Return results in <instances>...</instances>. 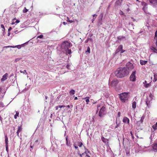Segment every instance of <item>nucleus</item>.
Wrapping results in <instances>:
<instances>
[{
  "label": "nucleus",
  "instance_id": "f257e3e1",
  "mask_svg": "<svg viewBox=\"0 0 157 157\" xmlns=\"http://www.w3.org/2000/svg\"><path fill=\"white\" fill-rule=\"evenodd\" d=\"M129 71L125 67H120L117 69L114 72L115 75L117 78H122L127 75Z\"/></svg>",
  "mask_w": 157,
  "mask_h": 157
},
{
  "label": "nucleus",
  "instance_id": "f03ea898",
  "mask_svg": "<svg viewBox=\"0 0 157 157\" xmlns=\"http://www.w3.org/2000/svg\"><path fill=\"white\" fill-rule=\"evenodd\" d=\"M71 45V44L70 43L67 41L63 42L61 46L62 51L66 55L71 54V49H69V48H70Z\"/></svg>",
  "mask_w": 157,
  "mask_h": 157
},
{
  "label": "nucleus",
  "instance_id": "7ed1b4c3",
  "mask_svg": "<svg viewBox=\"0 0 157 157\" xmlns=\"http://www.w3.org/2000/svg\"><path fill=\"white\" fill-rule=\"evenodd\" d=\"M128 93L124 92L122 93L119 95V98L123 102H125L128 100Z\"/></svg>",
  "mask_w": 157,
  "mask_h": 157
},
{
  "label": "nucleus",
  "instance_id": "20e7f679",
  "mask_svg": "<svg viewBox=\"0 0 157 157\" xmlns=\"http://www.w3.org/2000/svg\"><path fill=\"white\" fill-rule=\"evenodd\" d=\"M105 110V107L104 106H102L99 113L98 116L102 118L106 114Z\"/></svg>",
  "mask_w": 157,
  "mask_h": 157
},
{
  "label": "nucleus",
  "instance_id": "39448f33",
  "mask_svg": "<svg viewBox=\"0 0 157 157\" xmlns=\"http://www.w3.org/2000/svg\"><path fill=\"white\" fill-rule=\"evenodd\" d=\"M126 67H125L129 71H131L134 68L133 64L130 62H128L126 65Z\"/></svg>",
  "mask_w": 157,
  "mask_h": 157
},
{
  "label": "nucleus",
  "instance_id": "423d86ee",
  "mask_svg": "<svg viewBox=\"0 0 157 157\" xmlns=\"http://www.w3.org/2000/svg\"><path fill=\"white\" fill-rule=\"evenodd\" d=\"M136 73V70L132 71L131 75L130 77V80L132 82H134L136 81V78L135 74Z\"/></svg>",
  "mask_w": 157,
  "mask_h": 157
},
{
  "label": "nucleus",
  "instance_id": "0eeeda50",
  "mask_svg": "<svg viewBox=\"0 0 157 157\" xmlns=\"http://www.w3.org/2000/svg\"><path fill=\"white\" fill-rule=\"evenodd\" d=\"M24 106H25V109H27L28 112H30V106L29 105V103L28 102H27L25 103V104L23 105Z\"/></svg>",
  "mask_w": 157,
  "mask_h": 157
},
{
  "label": "nucleus",
  "instance_id": "6e6552de",
  "mask_svg": "<svg viewBox=\"0 0 157 157\" xmlns=\"http://www.w3.org/2000/svg\"><path fill=\"white\" fill-rule=\"evenodd\" d=\"M150 2L151 5L153 7L157 5V0H147Z\"/></svg>",
  "mask_w": 157,
  "mask_h": 157
},
{
  "label": "nucleus",
  "instance_id": "1a4fd4ad",
  "mask_svg": "<svg viewBox=\"0 0 157 157\" xmlns=\"http://www.w3.org/2000/svg\"><path fill=\"white\" fill-rule=\"evenodd\" d=\"M119 81L117 79L113 80L111 82L110 86H116L118 83Z\"/></svg>",
  "mask_w": 157,
  "mask_h": 157
},
{
  "label": "nucleus",
  "instance_id": "9d476101",
  "mask_svg": "<svg viewBox=\"0 0 157 157\" xmlns=\"http://www.w3.org/2000/svg\"><path fill=\"white\" fill-rule=\"evenodd\" d=\"M8 74L7 73L5 74L2 77V78L1 79V81L3 82L7 78V77L8 76Z\"/></svg>",
  "mask_w": 157,
  "mask_h": 157
},
{
  "label": "nucleus",
  "instance_id": "9b49d317",
  "mask_svg": "<svg viewBox=\"0 0 157 157\" xmlns=\"http://www.w3.org/2000/svg\"><path fill=\"white\" fill-rule=\"evenodd\" d=\"M123 121L125 123L129 124V119L126 117H124L123 118Z\"/></svg>",
  "mask_w": 157,
  "mask_h": 157
},
{
  "label": "nucleus",
  "instance_id": "f8f14e48",
  "mask_svg": "<svg viewBox=\"0 0 157 157\" xmlns=\"http://www.w3.org/2000/svg\"><path fill=\"white\" fill-rule=\"evenodd\" d=\"M102 17L103 15L101 14L99 17H100V18H99L98 20V25H100L102 24Z\"/></svg>",
  "mask_w": 157,
  "mask_h": 157
},
{
  "label": "nucleus",
  "instance_id": "ddd939ff",
  "mask_svg": "<svg viewBox=\"0 0 157 157\" xmlns=\"http://www.w3.org/2000/svg\"><path fill=\"white\" fill-rule=\"evenodd\" d=\"M145 101L147 106L149 108L150 106V101L148 100L147 98L145 99Z\"/></svg>",
  "mask_w": 157,
  "mask_h": 157
},
{
  "label": "nucleus",
  "instance_id": "4468645a",
  "mask_svg": "<svg viewBox=\"0 0 157 157\" xmlns=\"http://www.w3.org/2000/svg\"><path fill=\"white\" fill-rule=\"evenodd\" d=\"M147 62L148 61L147 60H140V63L142 65H145L147 63Z\"/></svg>",
  "mask_w": 157,
  "mask_h": 157
},
{
  "label": "nucleus",
  "instance_id": "2eb2a0df",
  "mask_svg": "<svg viewBox=\"0 0 157 157\" xmlns=\"http://www.w3.org/2000/svg\"><path fill=\"white\" fill-rule=\"evenodd\" d=\"M122 1L121 0H117L115 3L116 6H120L122 3Z\"/></svg>",
  "mask_w": 157,
  "mask_h": 157
},
{
  "label": "nucleus",
  "instance_id": "dca6fc26",
  "mask_svg": "<svg viewBox=\"0 0 157 157\" xmlns=\"http://www.w3.org/2000/svg\"><path fill=\"white\" fill-rule=\"evenodd\" d=\"M101 140L102 141H103V142L106 143H108V140L107 139L105 138L103 136H102L101 137Z\"/></svg>",
  "mask_w": 157,
  "mask_h": 157
},
{
  "label": "nucleus",
  "instance_id": "f3484780",
  "mask_svg": "<svg viewBox=\"0 0 157 157\" xmlns=\"http://www.w3.org/2000/svg\"><path fill=\"white\" fill-rule=\"evenodd\" d=\"M21 130H22V128H21V126H18V130L17 132V135L18 137H19V133L20 132H21Z\"/></svg>",
  "mask_w": 157,
  "mask_h": 157
},
{
  "label": "nucleus",
  "instance_id": "a211bd4d",
  "mask_svg": "<svg viewBox=\"0 0 157 157\" xmlns=\"http://www.w3.org/2000/svg\"><path fill=\"white\" fill-rule=\"evenodd\" d=\"M154 78L153 80V81L155 82L157 80V74L156 73H154Z\"/></svg>",
  "mask_w": 157,
  "mask_h": 157
},
{
  "label": "nucleus",
  "instance_id": "6ab92c4d",
  "mask_svg": "<svg viewBox=\"0 0 157 157\" xmlns=\"http://www.w3.org/2000/svg\"><path fill=\"white\" fill-rule=\"evenodd\" d=\"M153 148L155 151H157V142L153 144Z\"/></svg>",
  "mask_w": 157,
  "mask_h": 157
},
{
  "label": "nucleus",
  "instance_id": "aec40b11",
  "mask_svg": "<svg viewBox=\"0 0 157 157\" xmlns=\"http://www.w3.org/2000/svg\"><path fill=\"white\" fill-rule=\"evenodd\" d=\"M28 42H29V41L27 42H26L25 43V44L27 43ZM24 44H25V43H24ZM24 44H22L21 45H16V46H13V48H18V49H20L21 48V45H22Z\"/></svg>",
  "mask_w": 157,
  "mask_h": 157
},
{
  "label": "nucleus",
  "instance_id": "412c9836",
  "mask_svg": "<svg viewBox=\"0 0 157 157\" xmlns=\"http://www.w3.org/2000/svg\"><path fill=\"white\" fill-rule=\"evenodd\" d=\"M40 139H38L36 140L34 143V144L35 145L37 146L39 144L40 142Z\"/></svg>",
  "mask_w": 157,
  "mask_h": 157
},
{
  "label": "nucleus",
  "instance_id": "4be33fe9",
  "mask_svg": "<svg viewBox=\"0 0 157 157\" xmlns=\"http://www.w3.org/2000/svg\"><path fill=\"white\" fill-rule=\"evenodd\" d=\"M75 144H76L77 146H78L80 147H81L83 145V144L81 142L78 141Z\"/></svg>",
  "mask_w": 157,
  "mask_h": 157
},
{
  "label": "nucleus",
  "instance_id": "5701e85b",
  "mask_svg": "<svg viewBox=\"0 0 157 157\" xmlns=\"http://www.w3.org/2000/svg\"><path fill=\"white\" fill-rule=\"evenodd\" d=\"M90 47L88 46L87 48V49L86 50L85 52V53L86 55H88V54H90Z\"/></svg>",
  "mask_w": 157,
  "mask_h": 157
},
{
  "label": "nucleus",
  "instance_id": "b1692460",
  "mask_svg": "<svg viewBox=\"0 0 157 157\" xmlns=\"http://www.w3.org/2000/svg\"><path fill=\"white\" fill-rule=\"evenodd\" d=\"M123 48L122 45H120L118 47V48L116 49L119 52H120L121 50Z\"/></svg>",
  "mask_w": 157,
  "mask_h": 157
},
{
  "label": "nucleus",
  "instance_id": "393cba45",
  "mask_svg": "<svg viewBox=\"0 0 157 157\" xmlns=\"http://www.w3.org/2000/svg\"><path fill=\"white\" fill-rule=\"evenodd\" d=\"M151 49L154 52L157 53V50L156 49L155 47H152L151 48Z\"/></svg>",
  "mask_w": 157,
  "mask_h": 157
},
{
  "label": "nucleus",
  "instance_id": "a878e982",
  "mask_svg": "<svg viewBox=\"0 0 157 157\" xmlns=\"http://www.w3.org/2000/svg\"><path fill=\"white\" fill-rule=\"evenodd\" d=\"M136 107V103L135 101H133L132 103V107L134 109H135Z\"/></svg>",
  "mask_w": 157,
  "mask_h": 157
},
{
  "label": "nucleus",
  "instance_id": "bb28decb",
  "mask_svg": "<svg viewBox=\"0 0 157 157\" xmlns=\"http://www.w3.org/2000/svg\"><path fill=\"white\" fill-rule=\"evenodd\" d=\"M8 138L6 136H5V141L6 145L8 144Z\"/></svg>",
  "mask_w": 157,
  "mask_h": 157
},
{
  "label": "nucleus",
  "instance_id": "cd10ccee",
  "mask_svg": "<svg viewBox=\"0 0 157 157\" xmlns=\"http://www.w3.org/2000/svg\"><path fill=\"white\" fill-rule=\"evenodd\" d=\"M69 93L71 95H73L75 93V91L74 90L72 89L70 92Z\"/></svg>",
  "mask_w": 157,
  "mask_h": 157
},
{
  "label": "nucleus",
  "instance_id": "c85d7f7f",
  "mask_svg": "<svg viewBox=\"0 0 157 157\" xmlns=\"http://www.w3.org/2000/svg\"><path fill=\"white\" fill-rule=\"evenodd\" d=\"M154 130H155L157 129V122L155 124H154L152 126Z\"/></svg>",
  "mask_w": 157,
  "mask_h": 157
},
{
  "label": "nucleus",
  "instance_id": "c756f323",
  "mask_svg": "<svg viewBox=\"0 0 157 157\" xmlns=\"http://www.w3.org/2000/svg\"><path fill=\"white\" fill-rule=\"evenodd\" d=\"M116 123L117 124V125L115 127V128H118V127L119 126L120 124V121H119V122L117 121V120H116Z\"/></svg>",
  "mask_w": 157,
  "mask_h": 157
},
{
  "label": "nucleus",
  "instance_id": "7c9ffc66",
  "mask_svg": "<svg viewBox=\"0 0 157 157\" xmlns=\"http://www.w3.org/2000/svg\"><path fill=\"white\" fill-rule=\"evenodd\" d=\"M124 38L125 37L123 36H119L117 37V39L120 40Z\"/></svg>",
  "mask_w": 157,
  "mask_h": 157
},
{
  "label": "nucleus",
  "instance_id": "2f4dec72",
  "mask_svg": "<svg viewBox=\"0 0 157 157\" xmlns=\"http://www.w3.org/2000/svg\"><path fill=\"white\" fill-rule=\"evenodd\" d=\"M93 19L92 20V23H93L94 21V20L95 19V18L97 17V15L95 14H94L93 15Z\"/></svg>",
  "mask_w": 157,
  "mask_h": 157
},
{
  "label": "nucleus",
  "instance_id": "473e14b6",
  "mask_svg": "<svg viewBox=\"0 0 157 157\" xmlns=\"http://www.w3.org/2000/svg\"><path fill=\"white\" fill-rule=\"evenodd\" d=\"M86 99V102L87 104H88V102L89 101V97H86L84 98Z\"/></svg>",
  "mask_w": 157,
  "mask_h": 157
},
{
  "label": "nucleus",
  "instance_id": "72a5a7b5",
  "mask_svg": "<svg viewBox=\"0 0 157 157\" xmlns=\"http://www.w3.org/2000/svg\"><path fill=\"white\" fill-rule=\"evenodd\" d=\"M66 144L67 146H69L70 144V142L68 143V138H67V136L66 137Z\"/></svg>",
  "mask_w": 157,
  "mask_h": 157
},
{
  "label": "nucleus",
  "instance_id": "f704fd0d",
  "mask_svg": "<svg viewBox=\"0 0 157 157\" xmlns=\"http://www.w3.org/2000/svg\"><path fill=\"white\" fill-rule=\"evenodd\" d=\"M90 41L91 42L93 41V39L92 38H88L85 41V43H87L88 41Z\"/></svg>",
  "mask_w": 157,
  "mask_h": 157
},
{
  "label": "nucleus",
  "instance_id": "c9c22d12",
  "mask_svg": "<svg viewBox=\"0 0 157 157\" xmlns=\"http://www.w3.org/2000/svg\"><path fill=\"white\" fill-rule=\"evenodd\" d=\"M143 122L140 121H136V124L138 126H140L141 124H142Z\"/></svg>",
  "mask_w": 157,
  "mask_h": 157
},
{
  "label": "nucleus",
  "instance_id": "e433bc0d",
  "mask_svg": "<svg viewBox=\"0 0 157 157\" xmlns=\"http://www.w3.org/2000/svg\"><path fill=\"white\" fill-rule=\"evenodd\" d=\"M18 115H19V113L17 112H16V114L14 116V118L15 119H17V117H18Z\"/></svg>",
  "mask_w": 157,
  "mask_h": 157
},
{
  "label": "nucleus",
  "instance_id": "4c0bfd02",
  "mask_svg": "<svg viewBox=\"0 0 157 157\" xmlns=\"http://www.w3.org/2000/svg\"><path fill=\"white\" fill-rule=\"evenodd\" d=\"M6 150L7 152V154H8L9 153V148L8 147V144L6 145Z\"/></svg>",
  "mask_w": 157,
  "mask_h": 157
},
{
  "label": "nucleus",
  "instance_id": "58836bf2",
  "mask_svg": "<svg viewBox=\"0 0 157 157\" xmlns=\"http://www.w3.org/2000/svg\"><path fill=\"white\" fill-rule=\"evenodd\" d=\"M20 72H21V73H23L24 74L25 73V74L26 75L27 74V72H26V71L25 70H24L23 71H22V70H20Z\"/></svg>",
  "mask_w": 157,
  "mask_h": 157
},
{
  "label": "nucleus",
  "instance_id": "ea45409f",
  "mask_svg": "<svg viewBox=\"0 0 157 157\" xmlns=\"http://www.w3.org/2000/svg\"><path fill=\"white\" fill-rule=\"evenodd\" d=\"M150 86V83H146V84L144 85V86L146 88H147L148 87H149Z\"/></svg>",
  "mask_w": 157,
  "mask_h": 157
},
{
  "label": "nucleus",
  "instance_id": "a19ab883",
  "mask_svg": "<svg viewBox=\"0 0 157 157\" xmlns=\"http://www.w3.org/2000/svg\"><path fill=\"white\" fill-rule=\"evenodd\" d=\"M144 117H145L144 116V115H143L142 116V117H141L140 120V121L142 122H143V120H144Z\"/></svg>",
  "mask_w": 157,
  "mask_h": 157
},
{
  "label": "nucleus",
  "instance_id": "79ce46f5",
  "mask_svg": "<svg viewBox=\"0 0 157 157\" xmlns=\"http://www.w3.org/2000/svg\"><path fill=\"white\" fill-rule=\"evenodd\" d=\"M1 27L2 29V30L3 31H5V29L4 28V26L3 24H1Z\"/></svg>",
  "mask_w": 157,
  "mask_h": 157
},
{
  "label": "nucleus",
  "instance_id": "37998d69",
  "mask_svg": "<svg viewBox=\"0 0 157 157\" xmlns=\"http://www.w3.org/2000/svg\"><path fill=\"white\" fill-rule=\"evenodd\" d=\"M78 155H79V157H83V156L84 155V153H82V154H81L80 153H79V152H78Z\"/></svg>",
  "mask_w": 157,
  "mask_h": 157
},
{
  "label": "nucleus",
  "instance_id": "c03bdc74",
  "mask_svg": "<svg viewBox=\"0 0 157 157\" xmlns=\"http://www.w3.org/2000/svg\"><path fill=\"white\" fill-rule=\"evenodd\" d=\"M35 146V145L34 144H33V145H30V147L32 149H30V151L31 152H32V150L33 148Z\"/></svg>",
  "mask_w": 157,
  "mask_h": 157
},
{
  "label": "nucleus",
  "instance_id": "a18cd8bd",
  "mask_svg": "<svg viewBox=\"0 0 157 157\" xmlns=\"http://www.w3.org/2000/svg\"><path fill=\"white\" fill-rule=\"evenodd\" d=\"M28 10L26 9V7H25L23 10V13H25L27 12Z\"/></svg>",
  "mask_w": 157,
  "mask_h": 157
},
{
  "label": "nucleus",
  "instance_id": "49530a36",
  "mask_svg": "<svg viewBox=\"0 0 157 157\" xmlns=\"http://www.w3.org/2000/svg\"><path fill=\"white\" fill-rule=\"evenodd\" d=\"M74 146L75 147V149H77L78 150V146H77L76 144H74Z\"/></svg>",
  "mask_w": 157,
  "mask_h": 157
},
{
  "label": "nucleus",
  "instance_id": "de8ad7c7",
  "mask_svg": "<svg viewBox=\"0 0 157 157\" xmlns=\"http://www.w3.org/2000/svg\"><path fill=\"white\" fill-rule=\"evenodd\" d=\"M125 51L123 49V48H122L121 50L120 51V55L121 56V54L124 53Z\"/></svg>",
  "mask_w": 157,
  "mask_h": 157
},
{
  "label": "nucleus",
  "instance_id": "09e8293b",
  "mask_svg": "<svg viewBox=\"0 0 157 157\" xmlns=\"http://www.w3.org/2000/svg\"><path fill=\"white\" fill-rule=\"evenodd\" d=\"M37 38H39L40 39H43V36L42 35H40L37 37Z\"/></svg>",
  "mask_w": 157,
  "mask_h": 157
},
{
  "label": "nucleus",
  "instance_id": "8fccbe9b",
  "mask_svg": "<svg viewBox=\"0 0 157 157\" xmlns=\"http://www.w3.org/2000/svg\"><path fill=\"white\" fill-rule=\"evenodd\" d=\"M119 52L116 49L115 52L114 53V55L115 56L117 54H118V53H119Z\"/></svg>",
  "mask_w": 157,
  "mask_h": 157
},
{
  "label": "nucleus",
  "instance_id": "3c124183",
  "mask_svg": "<svg viewBox=\"0 0 157 157\" xmlns=\"http://www.w3.org/2000/svg\"><path fill=\"white\" fill-rule=\"evenodd\" d=\"M67 21L68 22H69L71 23L73 22V21L72 20H69L68 17H67Z\"/></svg>",
  "mask_w": 157,
  "mask_h": 157
},
{
  "label": "nucleus",
  "instance_id": "603ef678",
  "mask_svg": "<svg viewBox=\"0 0 157 157\" xmlns=\"http://www.w3.org/2000/svg\"><path fill=\"white\" fill-rule=\"evenodd\" d=\"M4 106L2 102H0V107Z\"/></svg>",
  "mask_w": 157,
  "mask_h": 157
},
{
  "label": "nucleus",
  "instance_id": "864d4df0",
  "mask_svg": "<svg viewBox=\"0 0 157 157\" xmlns=\"http://www.w3.org/2000/svg\"><path fill=\"white\" fill-rule=\"evenodd\" d=\"M13 46H5L4 47L5 48H13Z\"/></svg>",
  "mask_w": 157,
  "mask_h": 157
},
{
  "label": "nucleus",
  "instance_id": "5fc2aeb1",
  "mask_svg": "<svg viewBox=\"0 0 157 157\" xmlns=\"http://www.w3.org/2000/svg\"><path fill=\"white\" fill-rule=\"evenodd\" d=\"M58 106L59 107V108H62L64 107L65 106L64 105H58Z\"/></svg>",
  "mask_w": 157,
  "mask_h": 157
},
{
  "label": "nucleus",
  "instance_id": "6e6d98bb",
  "mask_svg": "<svg viewBox=\"0 0 157 157\" xmlns=\"http://www.w3.org/2000/svg\"><path fill=\"white\" fill-rule=\"evenodd\" d=\"M2 91L1 93H2L3 94H4L6 92V90H2Z\"/></svg>",
  "mask_w": 157,
  "mask_h": 157
},
{
  "label": "nucleus",
  "instance_id": "4d7b16f0",
  "mask_svg": "<svg viewBox=\"0 0 157 157\" xmlns=\"http://www.w3.org/2000/svg\"><path fill=\"white\" fill-rule=\"evenodd\" d=\"M120 14L121 15H123L125 16L124 13L122 11H121L120 13Z\"/></svg>",
  "mask_w": 157,
  "mask_h": 157
},
{
  "label": "nucleus",
  "instance_id": "13d9d810",
  "mask_svg": "<svg viewBox=\"0 0 157 157\" xmlns=\"http://www.w3.org/2000/svg\"><path fill=\"white\" fill-rule=\"evenodd\" d=\"M130 134H131V136H132V138L133 139V138H134V136H133L132 132V131H131V132H130Z\"/></svg>",
  "mask_w": 157,
  "mask_h": 157
},
{
  "label": "nucleus",
  "instance_id": "bf43d9fd",
  "mask_svg": "<svg viewBox=\"0 0 157 157\" xmlns=\"http://www.w3.org/2000/svg\"><path fill=\"white\" fill-rule=\"evenodd\" d=\"M12 29V28L11 27H10L8 29V32H10V30Z\"/></svg>",
  "mask_w": 157,
  "mask_h": 157
},
{
  "label": "nucleus",
  "instance_id": "052dcab7",
  "mask_svg": "<svg viewBox=\"0 0 157 157\" xmlns=\"http://www.w3.org/2000/svg\"><path fill=\"white\" fill-rule=\"evenodd\" d=\"M20 22V21L18 20H16V21H15V23H16V24H17L19 22Z\"/></svg>",
  "mask_w": 157,
  "mask_h": 157
},
{
  "label": "nucleus",
  "instance_id": "680f3d73",
  "mask_svg": "<svg viewBox=\"0 0 157 157\" xmlns=\"http://www.w3.org/2000/svg\"><path fill=\"white\" fill-rule=\"evenodd\" d=\"M19 59L18 58H17V59H15V62H17L19 60Z\"/></svg>",
  "mask_w": 157,
  "mask_h": 157
},
{
  "label": "nucleus",
  "instance_id": "e2e57ef3",
  "mask_svg": "<svg viewBox=\"0 0 157 157\" xmlns=\"http://www.w3.org/2000/svg\"><path fill=\"white\" fill-rule=\"evenodd\" d=\"M2 89H3V88H2L1 87H0V94H1L2 91Z\"/></svg>",
  "mask_w": 157,
  "mask_h": 157
},
{
  "label": "nucleus",
  "instance_id": "0e129e2a",
  "mask_svg": "<svg viewBox=\"0 0 157 157\" xmlns=\"http://www.w3.org/2000/svg\"><path fill=\"white\" fill-rule=\"evenodd\" d=\"M70 65H69L68 64V65H67V66H66V67H67V68H68V69H69V67H70Z\"/></svg>",
  "mask_w": 157,
  "mask_h": 157
},
{
  "label": "nucleus",
  "instance_id": "69168bd1",
  "mask_svg": "<svg viewBox=\"0 0 157 157\" xmlns=\"http://www.w3.org/2000/svg\"><path fill=\"white\" fill-rule=\"evenodd\" d=\"M155 37H157V30L156 31L155 33Z\"/></svg>",
  "mask_w": 157,
  "mask_h": 157
},
{
  "label": "nucleus",
  "instance_id": "338daca9",
  "mask_svg": "<svg viewBox=\"0 0 157 157\" xmlns=\"http://www.w3.org/2000/svg\"><path fill=\"white\" fill-rule=\"evenodd\" d=\"M131 19L133 20V21H135V19L133 17H131Z\"/></svg>",
  "mask_w": 157,
  "mask_h": 157
},
{
  "label": "nucleus",
  "instance_id": "774afa93",
  "mask_svg": "<svg viewBox=\"0 0 157 157\" xmlns=\"http://www.w3.org/2000/svg\"><path fill=\"white\" fill-rule=\"evenodd\" d=\"M121 114V113L120 112H118V117H120Z\"/></svg>",
  "mask_w": 157,
  "mask_h": 157
}]
</instances>
